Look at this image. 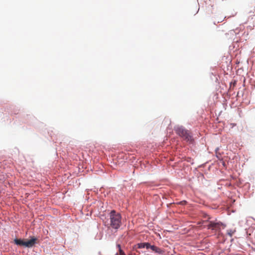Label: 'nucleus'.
<instances>
[{
    "label": "nucleus",
    "instance_id": "nucleus-1",
    "mask_svg": "<svg viewBox=\"0 0 255 255\" xmlns=\"http://www.w3.org/2000/svg\"><path fill=\"white\" fill-rule=\"evenodd\" d=\"M110 223L109 227L116 230L118 229L122 224V217L120 213L112 210L109 214Z\"/></svg>",
    "mask_w": 255,
    "mask_h": 255
},
{
    "label": "nucleus",
    "instance_id": "nucleus-2",
    "mask_svg": "<svg viewBox=\"0 0 255 255\" xmlns=\"http://www.w3.org/2000/svg\"><path fill=\"white\" fill-rule=\"evenodd\" d=\"M176 132L181 136L184 140L191 143L193 141L191 133L189 130L185 129L183 127H177L175 129Z\"/></svg>",
    "mask_w": 255,
    "mask_h": 255
},
{
    "label": "nucleus",
    "instance_id": "nucleus-3",
    "mask_svg": "<svg viewBox=\"0 0 255 255\" xmlns=\"http://www.w3.org/2000/svg\"><path fill=\"white\" fill-rule=\"evenodd\" d=\"M36 240L37 239L35 237H32L30 240L28 241L15 239L14 240V242L17 245L24 246L27 248H31L33 247L35 244Z\"/></svg>",
    "mask_w": 255,
    "mask_h": 255
},
{
    "label": "nucleus",
    "instance_id": "nucleus-4",
    "mask_svg": "<svg viewBox=\"0 0 255 255\" xmlns=\"http://www.w3.org/2000/svg\"><path fill=\"white\" fill-rule=\"evenodd\" d=\"M221 226H223V228L225 227L224 224L220 222H216L210 221L209 224L207 225V228L208 229L212 230L219 231Z\"/></svg>",
    "mask_w": 255,
    "mask_h": 255
},
{
    "label": "nucleus",
    "instance_id": "nucleus-5",
    "mask_svg": "<svg viewBox=\"0 0 255 255\" xmlns=\"http://www.w3.org/2000/svg\"><path fill=\"white\" fill-rule=\"evenodd\" d=\"M152 251L159 255H164L165 253V251L163 249H162L155 246H152Z\"/></svg>",
    "mask_w": 255,
    "mask_h": 255
},
{
    "label": "nucleus",
    "instance_id": "nucleus-6",
    "mask_svg": "<svg viewBox=\"0 0 255 255\" xmlns=\"http://www.w3.org/2000/svg\"><path fill=\"white\" fill-rule=\"evenodd\" d=\"M145 248V243H139L135 245L133 247V250H134L136 253L139 254V252L137 250V249H142Z\"/></svg>",
    "mask_w": 255,
    "mask_h": 255
},
{
    "label": "nucleus",
    "instance_id": "nucleus-7",
    "mask_svg": "<svg viewBox=\"0 0 255 255\" xmlns=\"http://www.w3.org/2000/svg\"><path fill=\"white\" fill-rule=\"evenodd\" d=\"M152 246L150 245V244L148 243H145V248H146L147 249H150L152 250Z\"/></svg>",
    "mask_w": 255,
    "mask_h": 255
},
{
    "label": "nucleus",
    "instance_id": "nucleus-8",
    "mask_svg": "<svg viewBox=\"0 0 255 255\" xmlns=\"http://www.w3.org/2000/svg\"><path fill=\"white\" fill-rule=\"evenodd\" d=\"M234 233V232H232L231 230H228V234L229 235L230 237H232L233 234Z\"/></svg>",
    "mask_w": 255,
    "mask_h": 255
},
{
    "label": "nucleus",
    "instance_id": "nucleus-9",
    "mask_svg": "<svg viewBox=\"0 0 255 255\" xmlns=\"http://www.w3.org/2000/svg\"><path fill=\"white\" fill-rule=\"evenodd\" d=\"M119 253H120V255H126L125 253L122 249L120 250Z\"/></svg>",
    "mask_w": 255,
    "mask_h": 255
},
{
    "label": "nucleus",
    "instance_id": "nucleus-10",
    "mask_svg": "<svg viewBox=\"0 0 255 255\" xmlns=\"http://www.w3.org/2000/svg\"><path fill=\"white\" fill-rule=\"evenodd\" d=\"M236 84V81H234V82L233 83H231V87L232 86V85H233V86L234 87V86H235Z\"/></svg>",
    "mask_w": 255,
    "mask_h": 255
},
{
    "label": "nucleus",
    "instance_id": "nucleus-11",
    "mask_svg": "<svg viewBox=\"0 0 255 255\" xmlns=\"http://www.w3.org/2000/svg\"><path fill=\"white\" fill-rule=\"evenodd\" d=\"M117 247L119 249V250L121 249L120 245H118Z\"/></svg>",
    "mask_w": 255,
    "mask_h": 255
},
{
    "label": "nucleus",
    "instance_id": "nucleus-12",
    "mask_svg": "<svg viewBox=\"0 0 255 255\" xmlns=\"http://www.w3.org/2000/svg\"><path fill=\"white\" fill-rule=\"evenodd\" d=\"M129 255H136L135 253H131V254Z\"/></svg>",
    "mask_w": 255,
    "mask_h": 255
}]
</instances>
